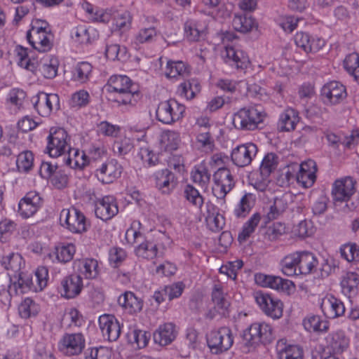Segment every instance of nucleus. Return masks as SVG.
I'll use <instances>...</instances> for the list:
<instances>
[{"mask_svg":"<svg viewBox=\"0 0 359 359\" xmlns=\"http://www.w3.org/2000/svg\"><path fill=\"white\" fill-rule=\"evenodd\" d=\"M125 238L131 245L142 241L135 250V255L145 259L156 257L158 248L155 243L144 240V228L139 220H133L130 228L126 230Z\"/></svg>","mask_w":359,"mask_h":359,"instance_id":"1","label":"nucleus"},{"mask_svg":"<svg viewBox=\"0 0 359 359\" xmlns=\"http://www.w3.org/2000/svg\"><path fill=\"white\" fill-rule=\"evenodd\" d=\"M26 38L30 46L38 52L45 53L53 47V35L48 23L45 20H32Z\"/></svg>","mask_w":359,"mask_h":359,"instance_id":"2","label":"nucleus"},{"mask_svg":"<svg viewBox=\"0 0 359 359\" xmlns=\"http://www.w3.org/2000/svg\"><path fill=\"white\" fill-rule=\"evenodd\" d=\"M133 81L126 75H112L108 79L105 86L109 93L118 95L117 102L124 105H135L137 103L136 97L138 93L132 90Z\"/></svg>","mask_w":359,"mask_h":359,"instance_id":"3","label":"nucleus"},{"mask_svg":"<svg viewBox=\"0 0 359 359\" xmlns=\"http://www.w3.org/2000/svg\"><path fill=\"white\" fill-rule=\"evenodd\" d=\"M60 224L63 228L74 234H82L90 227V223L83 212L74 207L63 208L61 210Z\"/></svg>","mask_w":359,"mask_h":359,"instance_id":"4","label":"nucleus"},{"mask_svg":"<svg viewBox=\"0 0 359 359\" xmlns=\"http://www.w3.org/2000/svg\"><path fill=\"white\" fill-rule=\"evenodd\" d=\"M214 185L212 193L217 198V203L226 208V196L235 186V180L229 169L220 168L213 175Z\"/></svg>","mask_w":359,"mask_h":359,"instance_id":"5","label":"nucleus"},{"mask_svg":"<svg viewBox=\"0 0 359 359\" xmlns=\"http://www.w3.org/2000/svg\"><path fill=\"white\" fill-rule=\"evenodd\" d=\"M46 140V152L52 158L63 155L70 148V137L62 128H50Z\"/></svg>","mask_w":359,"mask_h":359,"instance_id":"6","label":"nucleus"},{"mask_svg":"<svg viewBox=\"0 0 359 359\" xmlns=\"http://www.w3.org/2000/svg\"><path fill=\"white\" fill-rule=\"evenodd\" d=\"M185 106L175 99L161 102L156 109V119L163 124L171 125L184 116Z\"/></svg>","mask_w":359,"mask_h":359,"instance_id":"7","label":"nucleus"},{"mask_svg":"<svg viewBox=\"0 0 359 359\" xmlns=\"http://www.w3.org/2000/svg\"><path fill=\"white\" fill-rule=\"evenodd\" d=\"M243 340L249 345L270 343L273 339V329L265 322L252 323L243 334Z\"/></svg>","mask_w":359,"mask_h":359,"instance_id":"8","label":"nucleus"},{"mask_svg":"<svg viewBox=\"0 0 359 359\" xmlns=\"http://www.w3.org/2000/svg\"><path fill=\"white\" fill-rule=\"evenodd\" d=\"M264 114L257 107H245L234 114L233 124L239 129L253 130L264 121Z\"/></svg>","mask_w":359,"mask_h":359,"instance_id":"9","label":"nucleus"},{"mask_svg":"<svg viewBox=\"0 0 359 359\" xmlns=\"http://www.w3.org/2000/svg\"><path fill=\"white\" fill-rule=\"evenodd\" d=\"M255 302L267 316L272 319H280L283 314V303L278 298L268 292L258 291L255 292Z\"/></svg>","mask_w":359,"mask_h":359,"instance_id":"10","label":"nucleus"},{"mask_svg":"<svg viewBox=\"0 0 359 359\" xmlns=\"http://www.w3.org/2000/svg\"><path fill=\"white\" fill-rule=\"evenodd\" d=\"M207 342L211 351L219 353L229 350L233 344L231 330L222 327L217 330L211 331L207 337Z\"/></svg>","mask_w":359,"mask_h":359,"instance_id":"11","label":"nucleus"},{"mask_svg":"<svg viewBox=\"0 0 359 359\" xmlns=\"http://www.w3.org/2000/svg\"><path fill=\"white\" fill-rule=\"evenodd\" d=\"M85 346L86 339L82 333H66L58 341L57 348L64 355L74 356L81 353Z\"/></svg>","mask_w":359,"mask_h":359,"instance_id":"12","label":"nucleus"},{"mask_svg":"<svg viewBox=\"0 0 359 359\" xmlns=\"http://www.w3.org/2000/svg\"><path fill=\"white\" fill-rule=\"evenodd\" d=\"M356 182L351 177L336 180L332 186L331 195L334 203H346L355 194Z\"/></svg>","mask_w":359,"mask_h":359,"instance_id":"13","label":"nucleus"},{"mask_svg":"<svg viewBox=\"0 0 359 359\" xmlns=\"http://www.w3.org/2000/svg\"><path fill=\"white\" fill-rule=\"evenodd\" d=\"M32 102L38 114L42 116H48L60 109V98L55 93L40 92L32 97Z\"/></svg>","mask_w":359,"mask_h":359,"instance_id":"14","label":"nucleus"},{"mask_svg":"<svg viewBox=\"0 0 359 359\" xmlns=\"http://www.w3.org/2000/svg\"><path fill=\"white\" fill-rule=\"evenodd\" d=\"M318 305L323 313L328 318L342 316L346 311L344 303L330 293H323L318 296Z\"/></svg>","mask_w":359,"mask_h":359,"instance_id":"15","label":"nucleus"},{"mask_svg":"<svg viewBox=\"0 0 359 359\" xmlns=\"http://www.w3.org/2000/svg\"><path fill=\"white\" fill-rule=\"evenodd\" d=\"M278 157L275 154H267L261 163L259 175L261 179L257 178L252 183L254 188L259 191H264L270 182L269 176L277 168Z\"/></svg>","mask_w":359,"mask_h":359,"instance_id":"16","label":"nucleus"},{"mask_svg":"<svg viewBox=\"0 0 359 359\" xmlns=\"http://www.w3.org/2000/svg\"><path fill=\"white\" fill-rule=\"evenodd\" d=\"M347 96L345 86L339 81L325 83L321 89V97L327 105L340 104Z\"/></svg>","mask_w":359,"mask_h":359,"instance_id":"17","label":"nucleus"},{"mask_svg":"<svg viewBox=\"0 0 359 359\" xmlns=\"http://www.w3.org/2000/svg\"><path fill=\"white\" fill-rule=\"evenodd\" d=\"M212 300L214 307L206 313L207 318L212 319L217 315L225 316L229 313L230 303L224 297L223 286L221 284H215L212 292Z\"/></svg>","mask_w":359,"mask_h":359,"instance_id":"18","label":"nucleus"},{"mask_svg":"<svg viewBox=\"0 0 359 359\" xmlns=\"http://www.w3.org/2000/svg\"><path fill=\"white\" fill-rule=\"evenodd\" d=\"M95 206V215L102 220H109L118 212L117 201L114 196L111 195L97 198Z\"/></svg>","mask_w":359,"mask_h":359,"instance_id":"19","label":"nucleus"},{"mask_svg":"<svg viewBox=\"0 0 359 359\" xmlns=\"http://www.w3.org/2000/svg\"><path fill=\"white\" fill-rule=\"evenodd\" d=\"M258 149L255 144L248 142L238 145L231 152V159L235 165L244 167L250 165L257 155Z\"/></svg>","mask_w":359,"mask_h":359,"instance_id":"20","label":"nucleus"},{"mask_svg":"<svg viewBox=\"0 0 359 359\" xmlns=\"http://www.w3.org/2000/svg\"><path fill=\"white\" fill-rule=\"evenodd\" d=\"M122 170V166L116 159H110L96 170L95 175L102 183L110 184L120 177Z\"/></svg>","mask_w":359,"mask_h":359,"instance_id":"21","label":"nucleus"},{"mask_svg":"<svg viewBox=\"0 0 359 359\" xmlns=\"http://www.w3.org/2000/svg\"><path fill=\"white\" fill-rule=\"evenodd\" d=\"M99 327L104 339L109 341H116L121 334V325L112 315L104 314L99 317Z\"/></svg>","mask_w":359,"mask_h":359,"instance_id":"22","label":"nucleus"},{"mask_svg":"<svg viewBox=\"0 0 359 359\" xmlns=\"http://www.w3.org/2000/svg\"><path fill=\"white\" fill-rule=\"evenodd\" d=\"M317 170V165L313 160L303 161L298 165V172L296 174L297 183L304 188L312 187L316 180Z\"/></svg>","mask_w":359,"mask_h":359,"instance_id":"23","label":"nucleus"},{"mask_svg":"<svg viewBox=\"0 0 359 359\" xmlns=\"http://www.w3.org/2000/svg\"><path fill=\"white\" fill-rule=\"evenodd\" d=\"M294 43L305 53H316L325 45V41L316 35H311L304 32H298L294 36Z\"/></svg>","mask_w":359,"mask_h":359,"instance_id":"24","label":"nucleus"},{"mask_svg":"<svg viewBox=\"0 0 359 359\" xmlns=\"http://www.w3.org/2000/svg\"><path fill=\"white\" fill-rule=\"evenodd\" d=\"M42 200L35 191H29L19 201L18 213L24 219L32 217L41 208Z\"/></svg>","mask_w":359,"mask_h":359,"instance_id":"25","label":"nucleus"},{"mask_svg":"<svg viewBox=\"0 0 359 359\" xmlns=\"http://www.w3.org/2000/svg\"><path fill=\"white\" fill-rule=\"evenodd\" d=\"M182 145L181 135L172 130L163 131L158 139V148L161 154H172Z\"/></svg>","mask_w":359,"mask_h":359,"instance_id":"26","label":"nucleus"},{"mask_svg":"<svg viewBox=\"0 0 359 359\" xmlns=\"http://www.w3.org/2000/svg\"><path fill=\"white\" fill-rule=\"evenodd\" d=\"M83 287L82 278L79 275L72 274L61 280L59 291L61 296L65 299H73L81 293Z\"/></svg>","mask_w":359,"mask_h":359,"instance_id":"27","label":"nucleus"},{"mask_svg":"<svg viewBox=\"0 0 359 359\" xmlns=\"http://www.w3.org/2000/svg\"><path fill=\"white\" fill-rule=\"evenodd\" d=\"M223 57L226 63L236 69H245L250 63L247 53L234 46H226Z\"/></svg>","mask_w":359,"mask_h":359,"instance_id":"28","label":"nucleus"},{"mask_svg":"<svg viewBox=\"0 0 359 359\" xmlns=\"http://www.w3.org/2000/svg\"><path fill=\"white\" fill-rule=\"evenodd\" d=\"M178 330L172 323L160 325L153 334L154 341L156 344L165 346L170 344L177 337Z\"/></svg>","mask_w":359,"mask_h":359,"instance_id":"29","label":"nucleus"},{"mask_svg":"<svg viewBox=\"0 0 359 359\" xmlns=\"http://www.w3.org/2000/svg\"><path fill=\"white\" fill-rule=\"evenodd\" d=\"M74 267L76 269L79 276L86 279H94L100 273V265L97 259L93 258H84L74 262Z\"/></svg>","mask_w":359,"mask_h":359,"instance_id":"30","label":"nucleus"},{"mask_svg":"<svg viewBox=\"0 0 359 359\" xmlns=\"http://www.w3.org/2000/svg\"><path fill=\"white\" fill-rule=\"evenodd\" d=\"M34 283L33 277L30 275L21 273L17 275L16 279L13 278L8 285V292L10 295L25 293L28 291L34 292Z\"/></svg>","mask_w":359,"mask_h":359,"instance_id":"31","label":"nucleus"},{"mask_svg":"<svg viewBox=\"0 0 359 359\" xmlns=\"http://www.w3.org/2000/svg\"><path fill=\"white\" fill-rule=\"evenodd\" d=\"M299 113L292 107H287L280 114L278 128L281 132H290L296 128L299 121Z\"/></svg>","mask_w":359,"mask_h":359,"instance_id":"32","label":"nucleus"},{"mask_svg":"<svg viewBox=\"0 0 359 359\" xmlns=\"http://www.w3.org/2000/svg\"><path fill=\"white\" fill-rule=\"evenodd\" d=\"M185 37L191 41H198L205 35L207 29L205 22L197 19H189L184 26Z\"/></svg>","mask_w":359,"mask_h":359,"instance_id":"33","label":"nucleus"},{"mask_svg":"<svg viewBox=\"0 0 359 359\" xmlns=\"http://www.w3.org/2000/svg\"><path fill=\"white\" fill-rule=\"evenodd\" d=\"M118 304L129 314L138 313L143 307V300L130 291L125 292L119 297Z\"/></svg>","mask_w":359,"mask_h":359,"instance_id":"34","label":"nucleus"},{"mask_svg":"<svg viewBox=\"0 0 359 359\" xmlns=\"http://www.w3.org/2000/svg\"><path fill=\"white\" fill-rule=\"evenodd\" d=\"M326 343L334 353L340 354L348 349L350 340L343 331H337L327 336Z\"/></svg>","mask_w":359,"mask_h":359,"instance_id":"35","label":"nucleus"},{"mask_svg":"<svg viewBox=\"0 0 359 359\" xmlns=\"http://www.w3.org/2000/svg\"><path fill=\"white\" fill-rule=\"evenodd\" d=\"M156 187L163 194H170L174 188V175L168 169H162L154 174Z\"/></svg>","mask_w":359,"mask_h":359,"instance_id":"36","label":"nucleus"},{"mask_svg":"<svg viewBox=\"0 0 359 359\" xmlns=\"http://www.w3.org/2000/svg\"><path fill=\"white\" fill-rule=\"evenodd\" d=\"M22 265V257L18 253H12L9 256L4 257L1 266L7 271V276L9 281H13V278L16 279L20 273Z\"/></svg>","mask_w":359,"mask_h":359,"instance_id":"37","label":"nucleus"},{"mask_svg":"<svg viewBox=\"0 0 359 359\" xmlns=\"http://www.w3.org/2000/svg\"><path fill=\"white\" fill-rule=\"evenodd\" d=\"M299 275H308L313 273L318 264L317 257L308 251H299Z\"/></svg>","mask_w":359,"mask_h":359,"instance_id":"38","label":"nucleus"},{"mask_svg":"<svg viewBox=\"0 0 359 359\" xmlns=\"http://www.w3.org/2000/svg\"><path fill=\"white\" fill-rule=\"evenodd\" d=\"M67 151L65 163L71 168L82 170L89 164L90 158L85 151L74 148H69Z\"/></svg>","mask_w":359,"mask_h":359,"instance_id":"39","label":"nucleus"},{"mask_svg":"<svg viewBox=\"0 0 359 359\" xmlns=\"http://www.w3.org/2000/svg\"><path fill=\"white\" fill-rule=\"evenodd\" d=\"M155 21V19L152 18L151 25L144 26L138 30L134 36L133 42L135 44L151 43L156 40L158 31L156 26L154 24Z\"/></svg>","mask_w":359,"mask_h":359,"instance_id":"40","label":"nucleus"},{"mask_svg":"<svg viewBox=\"0 0 359 359\" xmlns=\"http://www.w3.org/2000/svg\"><path fill=\"white\" fill-rule=\"evenodd\" d=\"M299 251L285 255L280 262L281 272L287 276L299 275Z\"/></svg>","mask_w":359,"mask_h":359,"instance_id":"41","label":"nucleus"},{"mask_svg":"<svg viewBox=\"0 0 359 359\" xmlns=\"http://www.w3.org/2000/svg\"><path fill=\"white\" fill-rule=\"evenodd\" d=\"M341 287L342 292L348 297L357 293L359 285V274L355 271H348L341 278Z\"/></svg>","mask_w":359,"mask_h":359,"instance_id":"42","label":"nucleus"},{"mask_svg":"<svg viewBox=\"0 0 359 359\" xmlns=\"http://www.w3.org/2000/svg\"><path fill=\"white\" fill-rule=\"evenodd\" d=\"M233 29L241 33H248L256 28V20L248 14H235L232 20Z\"/></svg>","mask_w":359,"mask_h":359,"instance_id":"43","label":"nucleus"},{"mask_svg":"<svg viewBox=\"0 0 359 359\" xmlns=\"http://www.w3.org/2000/svg\"><path fill=\"white\" fill-rule=\"evenodd\" d=\"M191 179L201 187H207L210 180V173L204 163L194 166L191 172Z\"/></svg>","mask_w":359,"mask_h":359,"instance_id":"44","label":"nucleus"},{"mask_svg":"<svg viewBox=\"0 0 359 359\" xmlns=\"http://www.w3.org/2000/svg\"><path fill=\"white\" fill-rule=\"evenodd\" d=\"M76 251V245L72 243H60L55 248L54 255L57 262L67 263L70 262Z\"/></svg>","mask_w":359,"mask_h":359,"instance_id":"45","label":"nucleus"},{"mask_svg":"<svg viewBox=\"0 0 359 359\" xmlns=\"http://www.w3.org/2000/svg\"><path fill=\"white\" fill-rule=\"evenodd\" d=\"M255 201L256 197L253 194H245L234 209L235 215L237 217H245L255 205Z\"/></svg>","mask_w":359,"mask_h":359,"instance_id":"46","label":"nucleus"},{"mask_svg":"<svg viewBox=\"0 0 359 359\" xmlns=\"http://www.w3.org/2000/svg\"><path fill=\"white\" fill-rule=\"evenodd\" d=\"M304 329L310 332H325L328 329V323L319 316L310 315L303 320Z\"/></svg>","mask_w":359,"mask_h":359,"instance_id":"47","label":"nucleus"},{"mask_svg":"<svg viewBox=\"0 0 359 359\" xmlns=\"http://www.w3.org/2000/svg\"><path fill=\"white\" fill-rule=\"evenodd\" d=\"M15 54L18 60V64L20 67L34 72L37 68V62L34 59H30L28 57V50L22 46H18L15 48Z\"/></svg>","mask_w":359,"mask_h":359,"instance_id":"48","label":"nucleus"},{"mask_svg":"<svg viewBox=\"0 0 359 359\" xmlns=\"http://www.w3.org/2000/svg\"><path fill=\"white\" fill-rule=\"evenodd\" d=\"M268 288L280 292L290 293L294 289V284L292 280L284 279L280 276L270 275L267 285Z\"/></svg>","mask_w":359,"mask_h":359,"instance_id":"49","label":"nucleus"},{"mask_svg":"<svg viewBox=\"0 0 359 359\" xmlns=\"http://www.w3.org/2000/svg\"><path fill=\"white\" fill-rule=\"evenodd\" d=\"M58 59L55 56H48L43 60L39 70L46 79H53L57 74Z\"/></svg>","mask_w":359,"mask_h":359,"instance_id":"50","label":"nucleus"},{"mask_svg":"<svg viewBox=\"0 0 359 359\" xmlns=\"http://www.w3.org/2000/svg\"><path fill=\"white\" fill-rule=\"evenodd\" d=\"M26 93L24 90L18 88L12 89L7 95L6 104L15 113L22 107Z\"/></svg>","mask_w":359,"mask_h":359,"instance_id":"51","label":"nucleus"},{"mask_svg":"<svg viewBox=\"0 0 359 359\" xmlns=\"http://www.w3.org/2000/svg\"><path fill=\"white\" fill-rule=\"evenodd\" d=\"M200 90V85L197 81H186L179 85L177 94L187 100H191Z\"/></svg>","mask_w":359,"mask_h":359,"instance_id":"52","label":"nucleus"},{"mask_svg":"<svg viewBox=\"0 0 359 359\" xmlns=\"http://www.w3.org/2000/svg\"><path fill=\"white\" fill-rule=\"evenodd\" d=\"M40 311V306L31 298H25L18 306L20 316L23 318L36 316Z\"/></svg>","mask_w":359,"mask_h":359,"instance_id":"53","label":"nucleus"},{"mask_svg":"<svg viewBox=\"0 0 359 359\" xmlns=\"http://www.w3.org/2000/svg\"><path fill=\"white\" fill-rule=\"evenodd\" d=\"M261 220L259 213H254L251 217L244 224L241 232L238 234V239L241 242L245 241L255 231Z\"/></svg>","mask_w":359,"mask_h":359,"instance_id":"54","label":"nucleus"},{"mask_svg":"<svg viewBox=\"0 0 359 359\" xmlns=\"http://www.w3.org/2000/svg\"><path fill=\"white\" fill-rule=\"evenodd\" d=\"M186 200L195 208L201 210L204 203L203 196L198 189L191 184H187L184 189Z\"/></svg>","mask_w":359,"mask_h":359,"instance_id":"55","label":"nucleus"},{"mask_svg":"<svg viewBox=\"0 0 359 359\" xmlns=\"http://www.w3.org/2000/svg\"><path fill=\"white\" fill-rule=\"evenodd\" d=\"M92 69V65L87 62L78 63L73 71V79L81 83H86L90 78Z\"/></svg>","mask_w":359,"mask_h":359,"instance_id":"56","label":"nucleus"},{"mask_svg":"<svg viewBox=\"0 0 359 359\" xmlns=\"http://www.w3.org/2000/svg\"><path fill=\"white\" fill-rule=\"evenodd\" d=\"M344 67L347 72L359 83V54L353 53L348 55L344 60Z\"/></svg>","mask_w":359,"mask_h":359,"instance_id":"57","label":"nucleus"},{"mask_svg":"<svg viewBox=\"0 0 359 359\" xmlns=\"http://www.w3.org/2000/svg\"><path fill=\"white\" fill-rule=\"evenodd\" d=\"M341 257L348 262H359V246L348 243L342 245L339 249Z\"/></svg>","mask_w":359,"mask_h":359,"instance_id":"58","label":"nucleus"},{"mask_svg":"<svg viewBox=\"0 0 359 359\" xmlns=\"http://www.w3.org/2000/svg\"><path fill=\"white\" fill-rule=\"evenodd\" d=\"M105 54L106 57L112 61H125L128 58L126 48L116 43L107 45Z\"/></svg>","mask_w":359,"mask_h":359,"instance_id":"59","label":"nucleus"},{"mask_svg":"<svg viewBox=\"0 0 359 359\" xmlns=\"http://www.w3.org/2000/svg\"><path fill=\"white\" fill-rule=\"evenodd\" d=\"M32 277L35 286L34 292H40L47 286L48 280V270L45 266H39L36 269Z\"/></svg>","mask_w":359,"mask_h":359,"instance_id":"60","label":"nucleus"},{"mask_svg":"<svg viewBox=\"0 0 359 359\" xmlns=\"http://www.w3.org/2000/svg\"><path fill=\"white\" fill-rule=\"evenodd\" d=\"M93 31L94 29L90 27L79 25L72 30V38L80 43H90L91 41L90 34Z\"/></svg>","mask_w":359,"mask_h":359,"instance_id":"61","label":"nucleus"},{"mask_svg":"<svg viewBox=\"0 0 359 359\" xmlns=\"http://www.w3.org/2000/svg\"><path fill=\"white\" fill-rule=\"evenodd\" d=\"M279 359H303L304 350L299 345H287L278 351Z\"/></svg>","mask_w":359,"mask_h":359,"instance_id":"62","label":"nucleus"},{"mask_svg":"<svg viewBox=\"0 0 359 359\" xmlns=\"http://www.w3.org/2000/svg\"><path fill=\"white\" fill-rule=\"evenodd\" d=\"M132 17L130 13L125 11L118 13L113 19V27L116 30L126 31L130 29L131 26Z\"/></svg>","mask_w":359,"mask_h":359,"instance_id":"63","label":"nucleus"},{"mask_svg":"<svg viewBox=\"0 0 359 359\" xmlns=\"http://www.w3.org/2000/svg\"><path fill=\"white\" fill-rule=\"evenodd\" d=\"M111 351L107 347L88 348L84 353V359H110Z\"/></svg>","mask_w":359,"mask_h":359,"instance_id":"64","label":"nucleus"}]
</instances>
